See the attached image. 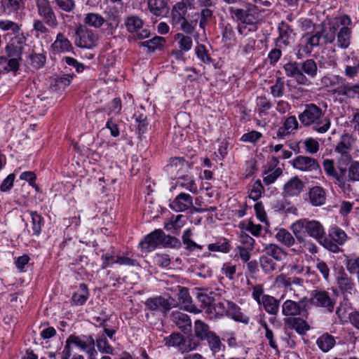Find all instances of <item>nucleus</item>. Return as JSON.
<instances>
[{"mask_svg": "<svg viewBox=\"0 0 359 359\" xmlns=\"http://www.w3.org/2000/svg\"><path fill=\"white\" fill-rule=\"evenodd\" d=\"M329 237L339 245H343L349 239L347 233L337 226H333L329 229Z\"/></svg>", "mask_w": 359, "mask_h": 359, "instance_id": "473e14b6", "label": "nucleus"}, {"mask_svg": "<svg viewBox=\"0 0 359 359\" xmlns=\"http://www.w3.org/2000/svg\"><path fill=\"white\" fill-rule=\"evenodd\" d=\"M147 6L150 13L156 17H163L169 11L166 0H147Z\"/></svg>", "mask_w": 359, "mask_h": 359, "instance_id": "b1692460", "label": "nucleus"}, {"mask_svg": "<svg viewBox=\"0 0 359 359\" xmlns=\"http://www.w3.org/2000/svg\"><path fill=\"white\" fill-rule=\"evenodd\" d=\"M262 190L263 187L261 182L259 180L256 181L250 189L249 197L254 201H257L261 196Z\"/></svg>", "mask_w": 359, "mask_h": 359, "instance_id": "774afa93", "label": "nucleus"}, {"mask_svg": "<svg viewBox=\"0 0 359 359\" xmlns=\"http://www.w3.org/2000/svg\"><path fill=\"white\" fill-rule=\"evenodd\" d=\"M199 344V341L194 339L193 337L184 338V341L182 342L181 346V352L184 353L196 350Z\"/></svg>", "mask_w": 359, "mask_h": 359, "instance_id": "13d9d810", "label": "nucleus"}, {"mask_svg": "<svg viewBox=\"0 0 359 359\" xmlns=\"http://www.w3.org/2000/svg\"><path fill=\"white\" fill-rule=\"evenodd\" d=\"M30 64L34 69H39L42 68L46 63V55L41 53H33L29 57Z\"/></svg>", "mask_w": 359, "mask_h": 359, "instance_id": "6e6d98bb", "label": "nucleus"}, {"mask_svg": "<svg viewBox=\"0 0 359 359\" xmlns=\"http://www.w3.org/2000/svg\"><path fill=\"white\" fill-rule=\"evenodd\" d=\"M291 165L295 170L304 172H316L320 169L318 161L307 156H298L293 158Z\"/></svg>", "mask_w": 359, "mask_h": 359, "instance_id": "9d476101", "label": "nucleus"}, {"mask_svg": "<svg viewBox=\"0 0 359 359\" xmlns=\"http://www.w3.org/2000/svg\"><path fill=\"white\" fill-rule=\"evenodd\" d=\"M165 42L163 37L155 36L150 40H147L141 43V46L146 47L150 53L154 52L156 49L163 46Z\"/></svg>", "mask_w": 359, "mask_h": 359, "instance_id": "de8ad7c7", "label": "nucleus"}, {"mask_svg": "<svg viewBox=\"0 0 359 359\" xmlns=\"http://www.w3.org/2000/svg\"><path fill=\"white\" fill-rule=\"evenodd\" d=\"M216 8H202L200 13L199 27L204 29L205 27L213 19V13Z\"/></svg>", "mask_w": 359, "mask_h": 359, "instance_id": "3c124183", "label": "nucleus"}, {"mask_svg": "<svg viewBox=\"0 0 359 359\" xmlns=\"http://www.w3.org/2000/svg\"><path fill=\"white\" fill-rule=\"evenodd\" d=\"M56 5L63 11L72 12L76 6L74 0H54Z\"/></svg>", "mask_w": 359, "mask_h": 359, "instance_id": "e2e57ef3", "label": "nucleus"}, {"mask_svg": "<svg viewBox=\"0 0 359 359\" xmlns=\"http://www.w3.org/2000/svg\"><path fill=\"white\" fill-rule=\"evenodd\" d=\"M306 231L308 235L320 242L325 235L323 224L317 220H308L306 223Z\"/></svg>", "mask_w": 359, "mask_h": 359, "instance_id": "4be33fe9", "label": "nucleus"}, {"mask_svg": "<svg viewBox=\"0 0 359 359\" xmlns=\"http://www.w3.org/2000/svg\"><path fill=\"white\" fill-rule=\"evenodd\" d=\"M337 287L345 298L355 294L358 291L353 280L346 273L343 267L337 271L335 276Z\"/></svg>", "mask_w": 359, "mask_h": 359, "instance_id": "0eeeda50", "label": "nucleus"}, {"mask_svg": "<svg viewBox=\"0 0 359 359\" xmlns=\"http://www.w3.org/2000/svg\"><path fill=\"white\" fill-rule=\"evenodd\" d=\"M84 339L75 335L69 336L66 340V344L64 349L70 351L71 345L74 344L78 346L81 350L86 351L88 349V346L95 345V340L92 336L83 337Z\"/></svg>", "mask_w": 359, "mask_h": 359, "instance_id": "aec40b11", "label": "nucleus"}, {"mask_svg": "<svg viewBox=\"0 0 359 359\" xmlns=\"http://www.w3.org/2000/svg\"><path fill=\"white\" fill-rule=\"evenodd\" d=\"M89 298V292L86 284L81 283L79 290L75 292L72 297V302L76 306L83 305Z\"/></svg>", "mask_w": 359, "mask_h": 359, "instance_id": "c85d7f7f", "label": "nucleus"}, {"mask_svg": "<svg viewBox=\"0 0 359 359\" xmlns=\"http://www.w3.org/2000/svg\"><path fill=\"white\" fill-rule=\"evenodd\" d=\"M195 53L202 62L205 63H210V57L207 53V50L204 45L198 44L196 48H195Z\"/></svg>", "mask_w": 359, "mask_h": 359, "instance_id": "69168bd1", "label": "nucleus"}, {"mask_svg": "<svg viewBox=\"0 0 359 359\" xmlns=\"http://www.w3.org/2000/svg\"><path fill=\"white\" fill-rule=\"evenodd\" d=\"M300 304L302 302L297 303L292 300H287L284 302L282 306V312L285 316H297L302 315L303 316L307 317V311L304 306L302 307Z\"/></svg>", "mask_w": 359, "mask_h": 359, "instance_id": "5701e85b", "label": "nucleus"}, {"mask_svg": "<svg viewBox=\"0 0 359 359\" xmlns=\"http://www.w3.org/2000/svg\"><path fill=\"white\" fill-rule=\"evenodd\" d=\"M252 296L259 304H262L266 311L269 313V297L263 295V289L260 285L254 287Z\"/></svg>", "mask_w": 359, "mask_h": 359, "instance_id": "ea45409f", "label": "nucleus"}, {"mask_svg": "<svg viewBox=\"0 0 359 359\" xmlns=\"http://www.w3.org/2000/svg\"><path fill=\"white\" fill-rule=\"evenodd\" d=\"M304 183L297 177L292 178L284 186L285 192L290 196H297L302 191Z\"/></svg>", "mask_w": 359, "mask_h": 359, "instance_id": "7c9ffc66", "label": "nucleus"}, {"mask_svg": "<svg viewBox=\"0 0 359 359\" xmlns=\"http://www.w3.org/2000/svg\"><path fill=\"white\" fill-rule=\"evenodd\" d=\"M352 22L349 16L346 15H341L335 20L334 27L341 26L339 31L336 34L337 46L342 49H346L349 47L351 41V26Z\"/></svg>", "mask_w": 359, "mask_h": 359, "instance_id": "423d86ee", "label": "nucleus"}, {"mask_svg": "<svg viewBox=\"0 0 359 359\" xmlns=\"http://www.w3.org/2000/svg\"><path fill=\"white\" fill-rule=\"evenodd\" d=\"M99 39V34L86 26L79 25L76 28L74 43L79 48L93 49L98 45Z\"/></svg>", "mask_w": 359, "mask_h": 359, "instance_id": "39448f33", "label": "nucleus"}, {"mask_svg": "<svg viewBox=\"0 0 359 359\" xmlns=\"http://www.w3.org/2000/svg\"><path fill=\"white\" fill-rule=\"evenodd\" d=\"M336 37V28L334 25L330 27L329 30L321 28L316 30L311 34H307L305 39V44L300 43L297 46L296 56L300 60L309 55L314 48L326 43H332Z\"/></svg>", "mask_w": 359, "mask_h": 359, "instance_id": "f03ea898", "label": "nucleus"}, {"mask_svg": "<svg viewBox=\"0 0 359 359\" xmlns=\"http://www.w3.org/2000/svg\"><path fill=\"white\" fill-rule=\"evenodd\" d=\"M189 168V163L182 157L170 158L166 166L167 171L175 176H180L181 174L186 172Z\"/></svg>", "mask_w": 359, "mask_h": 359, "instance_id": "a211bd4d", "label": "nucleus"}, {"mask_svg": "<svg viewBox=\"0 0 359 359\" xmlns=\"http://www.w3.org/2000/svg\"><path fill=\"white\" fill-rule=\"evenodd\" d=\"M171 298H165L162 296H158L154 298L148 299L145 305L147 308L151 311H159L163 313H167L172 308Z\"/></svg>", "mask_w": 359, "mask_h": 359, "instance_id": "2eb2a0df", "label": "nucleus"}, {"mask_svg": "<svg viewBox=\"0 0 359 359\" xmlns=\"http://www.w3.org/2000/svg\"><path fill=\"white\" fill-rule=\"evenodd\" d=\"M229 13L235 20L239 22L238 29L241 34L246 35L248 32L255 30L256 19L254 15L250 13L248 11L230 7Z\"/></svg>", "mask_w": 359, "mask_h": 359, "instance_id": "20e7f679", "label": "nucleus"}, {"mask_svg": "<svg viewBox=\"0 0 359 359\" xmlns=\"http://www.w3.org/2000/svg\"><path fill=\"white\" fill-rule=\"evenodd\" d=\"M204 341H206L213 355L220 352L225 347L222 343L220 337L215 332Z\"/></svg>", "mask_w": 359, "mask_h": 359, "instance_id": "e433bc0d", "label": "nucleus"}, {"mask_svg": "<svg viewBox=\"0 0 359 359\" xmlns=\"http://www.w3.org/2000/svg\"><path fill=\"white\" fill-rule=\"evenodd\" d=\"M346 174L347 183L359 181V161H351L348 168H346Z\"/></svg>", "mask_w": 359, "mask_h": 359, "instance_id": "c03bdc74", "label": "nucleus"}, {"mask_svg": "<svg viewBox=\"0 0 359 359\" xmlns=\"http://www.w3.org/2000/svg\"><path fill=\"white\" fill-rule=\"evenodd\" d=\"M310 202L313 205L320 206L326 201L325 191L320 187H314L309 191Z\"/></svg>", "mask_w": 359, "mask_h": 359, "instance_id": "cd10ccee", "label": "nucleus"}, {"mask_svg": "<svg viewBox=\"0 0 359 359\" xmlns=\"http://www.w3.org/2000/svg\"><path fill=\"white\" fill-rule=\"evenodd\" d=\"M337 166L335 168L334 161L332 159L326 158L323 161V167L325 174L334 180V182L341 189L346 190L350 185L346 180V165L339 160H337Z\"/></svg>", "mask_w": 359, "mask_h": 359, "instance_id": "7ed1b4c3", "label": "nucleus"}, {"mask_svg": "<svg viewBox=\"0 0 359 359\" xmlns=\"http://www.w3.org/2000/svg\"><path fill=\"white\" fill-rule=\"evenodd\" d=\"M226 312L228 316L236 321L248 323L249 318L241 311L240 308L231 302H226Z\"/></svg>", "mask_w": 359, "mask_h": 359, "instance_id": "bb28decb", "label": "nucleus"}, {"mask_svg": "<svg viewBox=\"0 0 359 359\" xmlns=\"http://www.w3.org/2000/svg\"><path fill=\"white\" fill-rule=\"evenodd\" d=\"M346 268L350 274H356L359 272V257L346 260Z\"/></svg>", "mask_w": 359, "mask_h": 359, "instance_id": "0e129e2a", "label": "nucleus"}, {"mask_svg": "<svg viewBox=\"0 0 359 359\" xmlns=\"http://www.w3.org/2000/svg\"><path fill=\"white\" fill-rule=\"evenodd\" d=\"M334 92L338 95L345 96L348 98L359 97V83L351 84L345 82V80L343 79L341 84L334 89Z\"/></svg>", "mask_w": 359, "mask_h": 359, "instance_id": "412c9836", "label": "nucleus"}, {"mask_svg": "<svg viewBox=\"0 0 359 359\" xmlns=\"http://www.w3.org/2000/svg\"><path fill=\"white\" fill-rule=\"evenodd\" d=\"M165 344L168 346L179 347L181 351L182 342L184 341V337L179 332H174L164 339Z\"/></svg>", "mask_w": 359, "mask_h": 359, "instance_id": "09e8293b", "label": "nucleus"}, {"mask_svg": "<svg viewBox=\"0 0 359 359\" xmlns=\"http://www.w3.org/2000/svg\"><path fill=\"white\" fill-rule=\"evenodd\" d=\"M226 302L227 301L215 302L214 301L205 309L206 314L210 319L223 316L226 312Z\"/></svg>", "mask_w": 359, "mask_h": 359, "instance_id": "c756f323", "label": "nucleus"}, {"mask_svg": "<svg viewBox=\"0 0 359 359\" xmlns=\"http://www.w3.org/2000/svg\"><path fill=\"white\" fill-rule=\"evenodd\" d=\"M172 323L184 334L191 331V320L189 316L180 311H173L171 314Z\"/></svg>", "mask_w": 359, "mask_h": 359, "instance_id": "6ab92c4d", "label": "nucleus"}, {"mask_svg": "<svg viewBox=\"0 0 359 359\" xmlns=\"http://www.w3.org/2000/svg\"><path fill=\"white\" fill-rule=\"evenodd\" d=\"M174 39L177 41L181 50L187 52L191 49L193 42L191 36L184 35L182 33H177L175 35Z\"/></svg>", "mask_w": 359, "mask_h": 359, "instance_id": "79ce46f5", "label": "nucleus"}, {"mask_svg": "<svg viewBox=\"0 0 359 359\" xmlns=\"http://www.w3.org/2000/svg\"><path fill=\"white\" fill-rule=\"evenodd\" d=\"M351 137L349 135H344L341 137L334 149L339 154L337 159L346 165H348L353 160L351 154Z\"/></svg>", "mask_w": 359, "mask_h": 359, "instance_id": "9b49d317", "label": "nucleus"}, {"mask_svg": "<svg viewBox=\"0 0 359 359\" xmlns=\"http://www.w3.org/2000/svg\"><path fill=\"white\" fill-rule=\"evenodd\" d=\"M192 231L191 229H187L182 235V243L185 245L187 250H194L196 249L202 250L203 247L191 239Z\"/></svg>", "mask_w": 359, "mask_h": 359, "instance_id": "49530a36", "label": "nucleus"}, {"mask_svg": "<svg viewBox=\"0 0 359 359\" xmlns=\"http://www.w3.org/2000/svg\"><path fill=\"white\" fill-rule=\"evenodd\" d=\"M161 244L164 247L174 248H180L182 245L181 241L174 237L169 235H165L163 232V236L161 238Z\"/></svg>", "mask_w": 359, "mask_h": 359, "instance_id": "bf43d9fd", "label": "nucleus"}, {"mask_svg": "<svg viewBox=\"0 0 359 359\" xmlns=\"http://www.w3.org/2000/svg\"><path fill=\"white\" fill-rule=\"evenodd\" d=\"M38 15L41 17L46 25L55 28L57 26V17L50 6L49 0H35Z\"/></svg>", "mask_w": 359, "mask_h": 359, "instance_id": "1a4fd4ad", "label": "nucleus"}, {"mask_svg": "<svg viewBox=\"0 0 359 359\" xmlns=\"http://www.w3.org/2000/svg\"><path fill=\"white\" fill-rule=\"evenodd\" d=\"M105 20L108 29L112 32L118 28L121 19L117 11L109 10L107 12V18Z\"/></svg>", "mask_w": 359, "mask_h": 359, "instance_id": "a19ab883", "label": "nucleus"}, {"mask_svg": "<svg viewBox=\"0 0 359 359\" xmlns=\"http://www.w3.org/2000/svg\"><path fill=\"white\" fill-rule=\"evenodd\" d=\"M32 235L39 236L41 232L43 224V218L36 211H31Z\"/></svg>", "mask_w": 359, "mask_h": 359, "instance_id": "58836bf2", "label": "nucleus"}, {"mask_svg": "<svg viewBox=\"0 0 359 359\" xmlns=\"http://www.w3.org/2000/svg\"><path fill=\"white\" fill-rule=\"evenodd\" d=\"M307 219H299L293 223L291 226V229L297 239H302V233L304 231H306V225Z\"/></svg>", "mask_w": 359, "mask_h": 359, "instance_id": "5fc2aeb1", "label": "nucleus"}, {"mask_svg": "<svg viewBox=\"0 0 359 359\" xmlns=\"http://www.w3.org/2000/svg\"><path fill=\"white\" fill-rule=\"evenodd\" d=\"M311 301L313 304L326 308L330 312H332L334 307V302L326 291H313Z\"/></svg>", "mask_w": 359, "mask_h": 359, "instance_id": "dca6fc26", "label": "nucleus"}, {"mask_svg": "<svg viewBox=\"0 0 359 359\" xmlns=\"http://www.w3.org/2000/svg\"><path fill=\"white\" fill-rule=\"evenodd\" d=\"M72 79L73 75L72 74H64L62 76H57L53 79V81L51 83V87L55 90L63 89L69 85Z\"/></svg>", "mask_w": 359, "mask_h": 359, "instance_id": "a18cd8bd", "label": "nucleus"}, {"mask_svg": "<svg viewBox=\"0 0 359 359\" xmlns=\"http://www.w3.org/2000/svg\"><path fill=\"white\" fill-rule=\"evenodd\" d=\"M26 43L24 34H17L11 38L6 46V52L8 57H21Z\"/></svg>", "mask_w": 359, "mask_h": 359, "instance_id": "f8f14e48", "label": "nucleus"}, {"mask_svg": "<svg viewBox=\"0 0 359 359\" xmlns=\"http://www.w3.org/2000/svg\"><path fill=\"white\" fill-rule=\"evenodd\" d=\"M283 173V169L279 165L276 158H271V184L273 183Z\"/></svg>", "mask_w": 359, "mask_h": 359, "instance_id": "4d7b16f0", "label": "nucleus"}, {"mask_svg": "<svg viewBox=\"0 0 359 359\" xmlns=\"http://www.w3.org/2000/svg\"><path fill=\"white\" fill-rule=\"evenodd\" d=\"M105 18L97 13H88L83 18L85 25L95 29L100 28L105 23Z\"/></svg>", "mask_w": 359, "mask_h": 359, "instance_id": "c9c22d12", "label": "nucleus"}, {"mask_svg": "<svg viewBox=\"0 0 359 359\" xmlns=\"http://www.w3.org/2000/svg\"><path fill=\"white\" fill-rule=\"evenodd\" d=\"M0 29L3 31L11 30L13 34H16L20 30V26L11 20H0Z\"/></svg>", "mask_w": 359, "mask_h": 359, "instance_id": "680f3d73", "label": "nucleus"}, {"mask_svg": "<svg viewBox=\"0 0 359 359\" xmlns=\"http://www.w3.org/2000/svg\"><path fill=\"white\" fill-rule=\"evenodd\" d=\"M208 249L212 252H220L227 253L229 252L231 247L226 239H223L215 243H210L208 245Z\"/></svg>", "mask_w": 359, "mask_h": 359, "instance_id": "8fccbe9b", "label": "nucleus"}, {"mask_svg": "<svg viewBox=\"0 0 359 359\" xmlns=\"http://www.w3.org/2000/svg\"><path fill=\"white\" fill-rule=\"evenodd\" d=\"M300 123L305 127H311L318 133H325L330 128L331 121L323 109L315 104L309 103L298 116Z\"/></svg>", "mask_w": 359, "mask_h": 359, "instance_id": "f257e3e1", "label": "nucleus"}, {"mask_svg": "<svg viewBox=\"0 0 359 359\" xmlns=\"http://www.w3.org/2000/svg\"><path fill=\"white\" fill-rule=\"evenodd\" d=\"M277 240L287 246H291L294 243V239L290 232L285 229H280L276 235Z\"/></svg>", "mask_w": 359, "mask_h": 359, "instance_id": "864d4df0", "label": "nucleus"}, {"mask_svg": "<svg viewBox=\"0 0 359 359\" xmlns=\"http://www.w3.org/2000/svg\"><path fill=\"white\" fill-rule=\"evenodd\" d=\"M163 231L161 229H156L147 235L144 240L140 241L139 246L143 252L153 251L159 244H161V238Z\"/></svg>", "mask_w": 359, "mask_h": 359, "instance_id": "4468645a", "label": "nucleus"}, {"mask_svg": "<svg viewBox=\"0 0 359 359\" xmlns=\"http://www.w3.org/2000/svg\"><path fill=\"white\" fill-rule=\"evenodd\" d=\"M170 208L175 212H184L191 208L196 212H203V208L194 207L193 197L187 193L181 192L170 203Z\"/></svg>", "mask_w": 359, "mask_h": 359, "instance_id": "6e6552de", "label": "nucleus"}, {"mask_svg": "<svg viewBox=\"0 0 359 359\" xmlns=\"http://www.w3.org/2000/svg\"><path fill=\"white\" fill-rule=\"evenodd\" d=\"M325 248L330 250L332 252L337 253L340 251L339 247V245L333 241L331 238H327L324 237L319 242Z\"/></svg>", "mask_w": 359, "mask_h": 359, "instance_id": "338daca9", "label": "nucleus"}, {"mask_svg": "<svg viewBox=\"0 0 359 359\" xmlns=\"http://www.w3.org/2000/svg\"><path fill=\"white\" fill-rule=\"evenodd\" d=\"M96 345L98 350L105 354H112L113 348L109 345L104 334L99 336L96 339Z\"/></svg>", "mask_w": 359, "mask_h": 359, "instance_id": "603ef678", "label": "nucleus"}, {"mask_svg": "<svg viewBox=\"0 0 359 359\" xmlns=\"http://www.w3.org/2000/svg\"><path fill=\"white\" fill-rule=\"evenodd\" d=\"M72 48L70 41L62 33H58L55 41L51 45V49L54 53H65Z\"/></svg>", "mask_w": 359, "mask_h": 359, "instance_id": "393cba45", "label": "nucleus"}, {"mask_svg": "<svg viewBox=\"0 0 359 359\" xmlns=\"http://www.w3.org/2000/svg\"><path fill=\"white\" fill-rule=\"evenodd\" d=\"M214 332L210 330V327L201 320H196L194 322V334L196 337L204 341Z\"/></svg>", "mask_w": 359, "mask_h": 359, "instance_id": "72a5a7b5", "label": "nucleus"}, {"mask_svg": "<svg viewBox=\"0 0 359 359\" xmlns=\"http://www.w3.org/2000/svg\"><path fill=\"white\" fill-rule=\"evenodd\" d=\"M316 344L323 352H327L334 347L335 339L334 337L326 333L318 338Z\"/></svg>", "mask_w": 359, "mask_h": 359, "instance_id": "4c0bfd02", "label": "nucleus"}, {"mask_svg": "<svg viewBox=\"0 0 359 359\" xmlns=\"http://www.w3.org/2000/svg\"><path fill=\"white\" fill-rule=\"evenodd\" d=\"M304 149L310 154H315L319 151L320 144L318 142L311 137L307 138L304 141Z\"/></svg>", "mask_w": 359, "mask_h": 359, "instance_id": "052dcab7", "label": "nucleus"}, {"mask_svg": "<svg viewBox=\"0 0 359 359\" xmlns=\"http://www.w3.org/2000/svg\"><path fill=\"white\" fill-rule=\"evenodd\" d=\"M284 69L287 76L294 78L298 84L309 86L311 81L301 71V62H291L284 65Z\"/></svg>", "mask_w": 359, "mask_h": 359, "instance_id": "ddd939ff", "label": "nucleus"}, {"mask_svg": "<svg viewBox=\"0 0 359 359\" xmlns=\"http://www.w3.org/2000/svg\"><path fill=\"white\" fill-rule=\"evenodd\" d=\"M142 20L135 15L128 17L125 22V26L129 32H138L142 27Z\"/></svg>", "mask_w": 359, "mask_h": 359, "instance_id": "37998d69", "label": "nucleus"}, {"mask_svg": "<svg viewBox=\"0 0 359 359\" xmlns=\"http://www.w3.org/2000/svg\"><path fill=\"white\" fill-rule=\"evenodd\" d=\"M287 324L290 328L296 330V332L300 334H305L308 330H310L309 324L301 318H290L287 320Z\"/></svg>", "mask_w": 359, "mask_h": 359, "instance_id": "f704fd0d", "label": "nucleus"}, {"mask_svg": "<svg viewBox=\"0 0 359 359\" xmlns=\"http://www.w3.org/2000/svg\"><path fill=\"white\" fill-rule=\"evenodd\" d=\"M176 186L185 189L193 194H197L198 192V187L194 177L188 175H182L178 176L176 182Z\"/></svg>", "mask_w": 359, "mask_h": 359, "instance_id": "a878e982", "label": "nucleus"}, {"mask_svg": "<svg viewBox=\"0 0 359 359\" xmlns=\"http://www.w3.org/2000/svg\"><path fill=\"white\" fill-rule=\"evenodd\" d=\"M178 300L181 309L193 313H199L201 311L192 303L191 297L187 288L178 286Z\"/></svg>", "mask_w": 359, "mask_h": 359, "instance_id": "f3484780", "label": "nucleus"}, {"mask_svg": "<svg viewBox=\"0 0 359 359\" xmlns=\"http://www.w3.org/2000/svg\"><path fill=\"white\" fill-rule=\"evenodd\" d=\"M301 71L308 79H314L317 76L318 69L316 61L313 59H306L301 62Z\"/></svg>", "mask_w": 359, "mask_h": 359, "instance_id": "2f4dec72", "label": "nucleus"}]
</instances>
